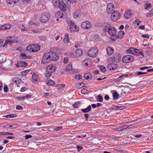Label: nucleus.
Wrapping results in <instances>:
<instances>
[{"instance_id": "1", "label": "nucleus", "mask_w": 153, "mask_h": 153, "mask_svg": "<svg viewBox=\"0 0 153 153\" xmlns=\"http://www.w3.org/2000/svg\"><path fill=\"white\" fill-rule=\"evenodd\" d=\"M51 55L50 52L45 53L42 56L41 60L43 64H45L51 61Z\"/></svg>"}, {"instance_id": "2", "label": "nucleus", "mask_w": 153, "mask_h": 153, "mask_svg": "<svg viewBox=\"0 0 153 153\" xmlns=\"http://www.w3.org/2000/svg\"><path fill=\"white\" fill-rule=\"evenodd\" d=\"M120 16L121 15L119 12L117 10H115L111 13V19L112 21L115 22L117 21Z\"/></svg>"}, {"instance_id": "3", "label": "nucleus", "mask_w": 153, "mask_h": 153, "mask_svg": "<svg viewBox=\"0 0 153 153\" xmlns=\"http://www.w3.org/2000/svg\"><path fill=\"white\" fill-rule=\"evenodd\" d=\"M99 50L97 48H94L90 49L88 52V55L91 57H95L97 56Z\"/></svg>"}, {"instance_id": "4", "label": "nucleus", "mask_w": 153, "mask_h": 153, "mask_svg": "<svg viewBox=\"0 0 153 153\" xmlns=\"http://www.w3.org/2000/svg\"><path fill=\"white\" fill-rule=\"evenodd\" d=\"M52 3L56 8H59L63 10H66L65 7L61 4V2L59 0H52Z\"/></svg>"}, {"instance_id": "5", "label": "nucleus", "mask_w": 153, "mask_h": 153, "mask_svg": "<svg viewBox=\"0 0 153 153\" xmlns=\"http://www.w3.org/2000/svg\"><path fill=\"white\" fill-rule=\"evenodd\" d=\"M68 23L70 24L69 29L71 31H78L79 28L73 22L69 19L68 20Z\"/></svg>"}, {"instance_id": "6", "label": "nucleus", "mask_w": 153, "mask_h": 153, "mask_svg": "<svg viewBox=\"0 0 153 153\" xmlns=\"http://www.w3.org/2000/svg\"><path fill=\"white\" fill-rule=\"evenodd\" d=\"M134 58L131 55H127L123 56L122 61L124 63H128L133 61Z\"/></svg>"}, {"instance_id": "7", "label": "nucleus", "mask_w": 153, "mask_h": 153, "mask_svg": "<svg viewBox=\"0 0 153 153\" xmlns=\"http://www.w3.org/2000/svg\"><path fill=\"white\" fill-rule=\"evenodd\" d=\"M115 11L114 4L111 3H108L107 4L106 12L108 14H110Z\"/></svg>"}, {"instance_id": "8", "label": "nucleus", "mask_w": 153, "mask_h": 153, "mask_svg": "<svg viewBox=\"0 0 153 153\" xmlns=\"http://www.w3.org/2000/svg\"><path fill=\"white\" fill-rule=\"evenodd\" d=\"M50 18L49 14L47 13L43 14L40 20L42 22H46L48 21Z\"/></svg>"}, {"instance_id": "9", "label": "nucleus", "mask_w": 153, "mask_h": 153, "mask_svg": "<svg viewBox=\"0 0 153 153\" xmlns=\"http://www.w3.org/2000/svg\"><path fill=\"white\" fill-rule=\"evenodd\" d=\"M138 49L133 47H131L128 49L126 51L127 53H130L133 55H137Z\"/></svg>"}, {"instance_id": "10", "label": "nucleus", "mask_w": 153, "mask_h": 153, "mask_svg": "<svg viewBox=\"0 0 153 153\" xmlns=\"http://www.w3.org/2000/svg\"><path fill=\"white\" fill-rule=\"evenodd\" d=\"M91 24L88 21L84 22L81 24V27L84 29H88L91 27Z\"/></svg>"}, {"instance_id": "11", "label": "nucleus", "mask_w": 153, "mask_h": 153, "mask_svg": "<svg viewBox=\"0 0 153 153\" xmlns=\"http://www.w3.org/2000/svg\"><path fill=\"white\" fill-rule=\"evenodd\" d=\"M133 16V14L130 10H128L124 14V18L126 19H128Z\"/></svg>"}, {"instance_id": "12", "label": "nucleus", "mask_w": 153, "mask_h": 153, "mask_svg": "<svg viewBox=\"0 0 153 153\" xmlns=\"http://www.w3.org/2000/svg\"><path fill=\"white\" fill-rule=\"evenodd\" d=\"M108 32L112 36H115L116 33V29L113 27H110L108 30Z\"/></svg>"}, {"instance_id": "13", "label": "nucleus", "mask_w": 153, "mask_h": 153, "mask_svg": "<svg viewBox=\"0 0 153 153\" xmlns=\"http://www.w3.org/2000/svg\"><path fill=\"white\" fill-rule=\"evenodd\" d=\"M33 79L32 82L34 83H38L39 81V77L38 75L35 73H33L32 75Z\"/></svg>"}, {"instance_id": "14", "label": "nucleus", "mask_w": 153, "mask_h": 153, "mask_svg": "<svg viewBox=\"0 0 153 153\" xmlns=\"http://www.w3.org/2000/svg\"><path fill=\"white\" fill-rule=\"evenodd\" d=\"M50 53L51 54V61H57L59 59V56L55 53L53 52H50Z\"/></svg>"}, {"instance_id": "15", "label": "nucleus", "mask_w": 153, "mask_h": 153, "mask_svg": "<svg viewBox=\"0 0 153 153\" xmlns=\"http://www.w3.org/2000/svg\"><path fill=\"white\" fill-rule=\"evenodd\" d=\"M47 71H49L51 72H53L55 71V67L54 65L50 64L46 68Z\"/></svg>"}, {"instance_id": "16", "label": "nucleus", "mask_w": 153, "mask_h": 153, "mask_svg": "<svg viewBox=\"0 0 153 153\" xmlns=\"http://www.w3.org/2000/svg\"><path fill=\"white\" fill-rule=\"evenodd\" d=\"M63 13H64V12L62 11H57L55 14V16L56 17L59 18L64 19L65 18V16L64 14Z\"/></svg>"}, {"instance_id": "17", "label": "nucleus", "mask_w": 153, "mask_h": 153, "mask_svg": "<svg viewBox=\"0 0 153 153\" xmlns=\"http://www.w3.org/2000/svg\"><path fill=\"white\" fill-rule=\"evenodd\" d=\"M83 53L82 50L81 49H77L76 51L75 56L76 57H79L81 56Z\"/></svg>"}, {"instance_id": "18", "label": "nucleus", "mask_w": 153, "mask_h": 153, "mask_svg": "<svg viewBox=\"0 0 153 153\" xmlns=\"http://www.w3.org/2000/svg\"><path fill=\"white\" fill-rule=\"evenodd\" d=\"M117 67V65L114 64H109L107 65V68L109 70H114Z\"/></svg>"}, {"instance_id": "19", "label": "nucleus", "mask_w": 153, "mask_h": 153, "mask_svg": "<svg viewBox=\"0 0 153 153\" xmlns=\"http://www.w3.org/2000/svg\"><path fill=\"white\" fill-rule=\"evenodd\" d=\"M63 41L65 43L68 44L69 42V35L68 33H65L63 34Z\"/></svg>"}, {"instance_id": "20", "label": "nucleus", "mask_w": 153, "mask_h": 153, "mask_svg": "<svg viewBox=\"0 0 153 153\" xmlns=\"http://www.w3.org/2000/svg\"><path fill=\"white\" fill-rule=\"evenodd\" d=\"M11 25L10 24L0 26V30L9 29L10 28Z\"/></svg>"}, {"instance_id": "21", "label": "nucleus", "mask_w": 153, "mask_h": 153, "mask_svg": "<svg viewBox=\"0 0 153 153\" xmlns=\"http://www.w3.org/2000/svg\"><path fill=\"white\" fill-rule=\"evenodd\" d=\"M33 52H37L40 49V46L38 45H32Z\"/></svg>"}, {"instance_id": "22", "label": "nucleus", "mask_w": 153, "mask_h": 153, "mask_svg": "<svg viewBox=\"0 0 153 153\" xmlns=\"http://www.w3.org/2000/svg\"><path fill=\"white\" fill-rule=\"evenodd\" d=\"M124 32L123 31L120 30L118 32L117 34L115 35V37L116 38H122L124 36Z\"/></svg>"}, {"instance_id": "23", "label": "nucleus", "mask_w": 153, "mask_h": 153, "mask_svg": "<svg viewBox=\"0 0 153 153\" xmlns=\"http://www.w3.org/2000/svg\"><path fill=\"white\" fill-rule=\"evenodd\" d=\"M45 81L46 84L52 86L54 85L55 84V82L50 79H47L45 80Z\"/></svg>"}, {"instance_id": "24", "label": "nucleus", "mask_w": 153, "mask_h": 153, "mask_svg": "<svg viewBox=\"0 0 153 153\" xmlns=\"http://www.w3.org/2000/svg\"><path fill=\"white\" fill-rule=\"evenodd\" d=\"M13 82L15 84L17 85L20 84L22 80L17 77H14L13 78Z\"/></svg>"}, {"instance_id": "25", "label": "nucleus", "mask_w": 153, "mask_h": 153, "mask_svg": "<svg viewBox=\"0 0 153 153\" xmlns=\"http://www.w3.org/2000/svg\"><path fill=\"white\" fill-rule=\"evenodd\" d=\"M82 63L83 65H85L86 67L89 66L90 63V59H86L83 61Z\"/></svg>"}, {"instance_id": "26", "label": "nucleus", "mask_w": 153, "mask_h": 153, "mask_svg": "<svg viewBox=\"0 0 153 153\" xmlns=\"http://www.w3.org/2000/svg\"><path fill=\"white\" fill-rule=\"evenodd\" d=\"M107 54L108 55H111L113 53V49L111 47H108L106 49Z\"/></svg>"}, {"instance_id": "27", "label": "nucleus", "mask_w": 153, "mask_h": 153, "mask_svg": "<svg viewBox=\"0 0 153 153\" xmlns=\"http://www.w3.org/2000/svg\"><path fill=\"white\" fill-rule=\"evenodd\" d=\"M81 15V12L79 11H76L73 15V17L74 18H77L80 17Z\"/></svg>"}, {"instance_id": "28", "label": "nucleus", "mask_w": 153, "mask_h": 153, "mask_svg": "<svg viewBox=\"0 0 153 153\" xmlns=\"http://www.w3.org/2000/svg\"><path fill=\"white\" fill-rule=\"evenodd\" d=\"M91 106L89 105L87 108L81 109V111L83 113H87L91 111Z\"/></svg>"}, {"instance_id": "29", "label": "nucleus", "mask_w": 153, "mask_h": 153, "mask_svg": "<svg viewBox=\"0 0 153 153\" xmlns=\"http://www.w3.org/2000/svg\"><path fill=\"white\" fill-rule=\"evenodd\" d=\"M113 92V93L112 94L113 99L114 100L117 99L118 97L119 96V94H118L116 91L115 90H113L112 91Z\"/></svg>"}, {"instance_id": "30", "label": "nucleus", "mask_w": 153, "mask_h": 153, "mask_svg": "<svg viewBox=\"0 0 153 153\" xmlns=\"http://www.w3.org/2000/svg\"><path fill=\"white\" fill-rule=\"evenodd\" d=\"M84 77L85 79L88 80H90L92 78L91 76L89 73H86L84 75Z\"/></svg>"}, {"instance_id": "31", "label": "nucleus", "mask_w": 153, "mask_h": 153, "mask_svg": "<svg viewBox=\"0 0 153 153\" xmlns=\"http://www.w3.org/2000/svg\"><path fill=\"white\" fill-rule=\"evenodd\" d=\"M19 66L21 67H26L27 66V63L24 61H20L18 63Z\"/></svg>"}, {"instance_id": "32", "label": "nucleus", "mask_w": 153, "mask_h": 153, "mask_svg": "<svg viewBox=\"0 0 153 153\" xmlns=\"http://www.w3.org/2000/svg\"><path fill=\"white\" fill-rule=\"evenodd\" d=\"M37 25L36 23L34 22L30 21L29 23V28H33L35 27Z\"/></svg>"}, {"instance_id": "33", "label": "nucleus", "mask_w": 153, "mask_h": 153, "mask_svg": "<svg viewBox=\"0 0 153 153\" xmlns=\"http://www.w3.org/2000/svg\"><path fill=\"white\" fill-rule=\"evenodd\" d=\"M65 86V85L64 84H57L55 85V87L59 90H60L62 89Z\"/></svg>"}, {"instance_id": "34", "label": "nucleus", "mask_w": 153, "mask_h": 153, "mask_svg": "<svg viewBox=\"0 0 153 153\" xmlns=\"http://www.w3.org/2000/svg\"><path fill=\"white\" fill-rule=\"evenodd\" d=\"M96 99L97 102H102L103 101V98L100 94L97 95Z\"/></svg>"}, {"instance_id": "35", "label": "nucleus", "mask_w": 153, "mask_h": 153, "mask_svg": "<svg viewBox=\"0 0 153 153\" xmlns=\"http://www.w3.org/2000/svg\"><path fill=\"white\" fill-rule=\"evenodd\" d=\"M83 85L82 82L78 83L75 84V87L77 88H80L83 86Z\"/></svg>"}, {"instance_id": "36", "label": "nucleus", "mask_w": 153, "mask_h": 153, "mask_svg": "<svg viewBox=\"0 0 153 153\" xmlns=\"http://www.w3.org/2000/svg\"><path fill=\"white\" fill-rule=\"evenodd\" d=\"M13 42H14V41L13 40H12L11 39L7 40L5 41L4 45H3V47H5V46L7 44H12Z\"/></svg>"}, {"instance_id": "37", "label": "nucleus", "mask_w": 153, "mask_h": 153, "mask_svg": "<svg viewBox=\"0 0 153 153\" xmlns=\"http://www.w3.org/2000/svg\"><path fill=\"white\" fill-rule=\"evenodd\" d=\"M32 45H28L27 48H26V50L27 51H28L29 52H33V50L32 49Z\"/></svg>"}, {"instance_id": "38", "label": "nucleus", "mask_w": 153, "mask_h": 153, "mask_svg": "<svg viewBox=\"0 0 153 153\" xmlns=\"http://www.w3.org/2000/svg\"><path fill=\"white\" fill-rule=\"evenodd\" d=\"M110 27L109 26V25H106L104 27L103 29V31L104 32H108V30L109 29V28Z\"/></svg>"}, {"instance_id": "39", "label": "nucleus", "mask_w": 153, "mask_h": 153, "mask_svg": "<svg viewBox=\"0 0 153 153\" xmlns=\"http://www.w3.org/2000/svg\"><path fill=\"white\" fill-rule=\"evenodd\" d=\"M72 68V66L70 64H68V65L66 68V71H69L71 70Z\"/></svg>"}, {"instance_id": "40", "label": "nucleus", "mask_w": 153, "mask_h": 153, "mask_svg": "<svg viewBox=\"0 0 153 153\" xmlns=\"http://www.w3.org/2000/svg\"><path fill=\"white\" fill-rule=\"evenodd\" d=\"M151 7L152 5L150 4H146L145 5V9L146 10H148Z\"/></svg>"}, {"instance_id": "41", "label": "nucleus", "mask_w": 153, "mask_h": 153, "mask_svg": "<svg viewBox=\"0 0 153 153\" xmlns=\"http://www.w3.org/2000/svg\"><path fill=\"white\" fill-rule=\"evenodd\" d=\"M100 69L102 72H105L106 71L105 68L103 66H100Z\"/></svg>"}, {"instance_id": "42", "label": "nucleus", "mask_w": 153, "mask_h": 153, "mask_svg": "<svg viewBox=\"0 0 153 153\" xmlns=\"http://www.w3.org/2000/svg\"><path fill=\"white\" fill-rule=\"evenodd\" d=\"M80 105L79 103V102H76L73 105V107L75 108H78Z\"/></svg>"}, {"instance_id": "43", "label": "nucleus", "mask_w": 153, "mask_h": 153, "mask_svg": "<svg viewBox=\"0 0 153 153\" xmlns=\"http://www.w3.org/2000/svg\"><path fill=\"white\" fill-rule=\"evenodd\" d=\"M17 1H18V0H8V2L10 4H12L13 3H16Z\"/></svg>"}, {"instance_id": "44", "label": "nucleus", "mask_w": 153, "mask_h": 153, "mask_svg": "<svg viewBox=\"0 0 153 153\" xmlns=\"http://www.w3.org/2000/svg\"><path fill=\"white\" fill-rule=\"evenodd\" d=\"M123 76H124V74L121 75L118 78L116 79H114V80L116 81H119L121 80V79L122 77Z\"/></svg>"}, {"instance_id": "45", "label": "nucleus", "mask_w": 153, "mask_h": 153, "mask_svg": "<svg viewBox=\"0 0 153 153\" xmlns=\"http://www.w3.org/2000/svg\"><path fill=\"white\" fill-rule=\"evenodd\" d=\"M123 76H124V74L121 75L118 78L116 79H114V80L116 81H119L121 80V79L122 77Z\"/></svg>"}, {"instance_id": "46", "label": "nucleus", "mask_w": 153, "mask_h": 153, "mask_svg": "<svg viewBox=\"0 0 153 153\" xmlns=\"http://www.w3.org/2000/svg\"><path fill=\"white\" fill-rule=\"evenodd\" d=\"M123 76H124V74L121 75L118 78L116 79H114V80L116 81H119L121 80V79L122 77Z\"/></svg>"}, {"instance_id": "47", "label": "nucleus", "mask_w": 153, "mask_h": 153, "mask_svg": "<svg viewBox=\"0 0 153 153\" xmlns=\"http://www.w3.org/2000/svg\"><path fill=\"white\" fill-rule=\"evenodd\" d=\"M47 73H46L45 74V76L46 77H50L51 75V72H49V71H47Z\"/></svg>"}, {"instance_id": "48", "label": "nucleus", "mask_w": 153, "mask_h": 153, "mask_svg": "<svg viewBox=\"0 0 153 153\" xmlns=\"http://www.w3.org/2000/svg\"><path fill=\"white\" fill-rule=\"evenodd\" d=\"M82 78V76L79 74L76 75L75 77V78L78 80Z\"/></svg>"}, {"instance_id": "49", "label": "nucleus", "mask_w": 153, "mask_h": 153, "mask_svg": "<svg viewBox=\"0 0 153 153\" xmlns=\"http://www.w3.org/2000/svg\"><path fill=\"white\" fill-rule=\"evenodd\" d=\"M24 99H27L31 97V95L30 94H27L26 95H25L23 96Z\"/></svg>"}, {"instance_id": "50", "label": "nucleus", "mask_w": 153, "mask_h": 153, "mask_svg": "<svg viewBox=\"0 0 153 153\" xmlns=\"http://www.w3.org/2000/svg\"><path fill=\"white\" fill-rule=\"evenodd\" d=\"M121 90L122 92L120 93V94L123 96H125L126 94V92L123 91V90L122 89H121Z\"/></svg>"}, {"instance_id": "51", "label": "nucleus", "mask_w": 153, "mask_h": 153, "mask_svg": "<svg viewBox=\"0 0 153 153\" xmlns=\"http://www.w3.org/2000/svg\"><path fill=\"white\" fill-rule=\"evenodd\" d=\"M87 92V90L85 88H83L81 90V93L82 94H85Z\"/></svg>"}, {"instance_id": "52", "label": "nucleus", "mask_w": 153, "mask_h": 153, "mask_svg": "<svg viewBox=\"0 0 153 153\" xmlns=\"http://www.w3.org/2000/svg\"><path fill=\"white\" fill-rule=\"evenodd\" d=\"M4 117L7 118H12L14 117L13 115L12 114L8 115L5 116Z\"/></svg>"}, {"instance_id": "53", "label": "nucleus", "mask_w": 153, "mask_h": 153, "mask_svg": "<svg viewBox=\"0 0 153 153\" xmlns=\"http://www.w3.org/2000/svg\"><path fill=\"white\" fill-rule=\"evenodd\" d=\"M137 54H140L142 55L143 57H144V55L143 53L141 51H140L138 50V52H137Z\"/></svg>"}, {"instance_id": "54", "label": "nucleus", "mask_w": 153, "mask_h": 153, "mask_svg": "<svg viewBox=\"0 0 153 153\" xmlns=\"http://www.w3.org/2000/svg\"><path fill=\"white\" fill-rule=\"evenodd\" d=\"M62 127L61 126H59V127L55 128L54 129V130L56 131H57L58 130H60L62 129Z\"/></svg>"}, {"instance_id": "55", "label": "nucleus", "mask_w": 153, "mask_h": 153, "mask_svg": "<svg viewBox=\"0 0 153 153\" xmlns=\"http://www.w3.org/2000/svg\"><path fill=\"white\" fill-rule=\"evenodd\" d=\"M62 2L65 4L69 3V0H62Z\"/></svg>"}, {"instance_id": "56", "label": "nucleus", "mask_w": 153, "mask_h": 153, "mask_svg": "<svg viewBox=\"0 0 153 153\" xmlns=\"http://www.w3.org/2000/svg\"><path fill=\"white\" fill-rule=\"evenodd\" d=\"M16 109L17 110H23V108L22 106H20L19 105H17L16 107Z\"/></svg>"}, {"instance_id": "57", "label": "nucleus", "mask_w": 153, "mask_h": 153, "mask_svg": "<svg viewBox=\"0 0 153 153\" xmlns=\"http://www.w3.org/2000/svg\"><path fill=\"white\" fill-rule=\"evenodd\" d=\"M13 133H11L8 132H4V135H13Z\"/></svg>"}, {"instance_id": "58", "label": "nucleus", "mask_w": 153, "mask_h": 153, "mask_svg": "<svg viewBox=\"0 0 153 153\" xmlns=\"http://www.w3.org/2000/svg\"><path fill=\"white\" fill-rule=\"evenodd\" d=\"M128 127V125H124L120 128V130H122L123 129H126Z\"/></svg>"}, {"instance_id": "59", "label": "nucleus", "mask_w": 153, "mask_h": 153, "mask_svg": "<svg viewBox=\"0 0 153 153\" xmlns=\"http://www.w3.org/2000/svg\"><path fill=\"white\" fill-rule=\"evenodd\" d=\"M32 136L29 135H27L25 136V140H27L29 138H31L32 137Z\"/></svg>"}, {"instance_id": "60", "label": "nucleus", "mask_w": 153, "mask_h": 153, "mask_svg": "<svg viewBox=\"0 0 153 153\" xmlns=\"http://www.w3.org/2000/svg\"><path fill=\"white\" fill-rule=\"evenodd\" d=\"M21 30L22 31H25L27 30V29L22 25V27L21 28Z\"/></svg>"}, {"instance_id": "61", "label": "nucleus", "mask_w": 153, "mask_h": 153, "mask_svg": "<svg viewBox=\"0 0 153 153\" xmlns=\"http://www.w3.org/2000/svg\"><path fill=\"white\" fill-rule=\"evenodd\" d=\"M142 37L144 38H147L148 39L149 38V35L147 34L143 35L142 36Z\"/></svg>"}, {"instance_id": "62", "label": "nucleus", "mask_w": 153, "mask_h": 153, "mask_svg": "<svg viewBox=\"0 0 153 153\" xmlns=\"http://www.w3.org/2000/svg\"><path fill=\"white\" fill-rule=\"evenodd\" d=\"M68 59L67 57H65L64 59V62L65 63H67L68 61Z\"/></svg>"}, {"instance_id": "63", "label": "nucleus", "mask_w": 153, "mask_h": 153, "mask_svg": "<svg viewBox=\"0 0 153 153\" xmlns=\"http://www.w3.org/2000/svg\"><path fill=\"white\" fill-rule=\"evenodd\" d=\"M76 148L77 149H78V151L79 152L81 150L83 147L82 146H77Z\"/></svg>"}, {"instance_id": "64", "label": "nucleus", "mask_w": 153, "mask_h": 153, "mask_svg": "<svg viewBox=\"0 0 153 153\" xmlns=\"http://www.w3.org/2000/svg\"><path fill=\"white\" fill-rule=\"evenodd\" d=\"M18 99L21 100H24L23 96L18 97Z\"/></svg>"}]
</instances>
